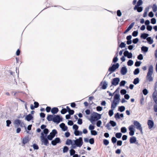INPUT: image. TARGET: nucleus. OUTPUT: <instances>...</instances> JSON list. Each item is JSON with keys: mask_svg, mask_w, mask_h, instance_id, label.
<instances>
[{"mask_svg": "<svg viewBox=\"0 0 157 157\" xmlns=\"http://www.w3.org/2000/svg\"><path fill=\"white\" fill-rule=\"evenodd\" d=\"M101 115L96 112H94L91 116V118L90 121L93 124L94 121H97L101 118Z\"/></svg>", "mask_w": 157, "mask_h": 157, "instance_id": "nucleus-1", "label": "nucleus"}, {"mask_svg": "<svg viewBox=\"0 0 157 157\" xmlns=\"http://www.w3.org/2000/svg\"><path fill=\"white\" fill-rule=\"evenodd\" d=\"M119 66V64L117 63L116 64H113L111 67H110L108 69V71H110V72L107 76H108L109 75L111 74L112 72H114L116 69L118 68Z\"/></svg>", "mask_w": 157, "mask_h": 157, "instance_id": "nucleus-2", "label": "nucleus"}, {"mask_svg": "<svg viewBox=\"0 0 157 157\" xmlns=\"http://www.w3.org/2000/svg\"><path fill=\"white\" fill-rule=\"evenodd\" d=\"M75 145L77 147H80L83 144V142L82 137H79L78 139L74 140Z\"/></svg>", "mask_w": 157, "mask_h": 157, "instance_id": "nucleus-3", "label": "nucleus"}, {"mask_svg": "<svg viewBox=\"0 0 157 157\" xmlns=\"http://www.w3.org/2000/svg\"><path fill=\"white\" fill-rule=\"evenodd\" d=\"M41 136H40V138L41 142L43 143L44 145L46 146H48L49 144L48 139L46 137V136H44L43 132L41 133Z\"/></svg>", "mask_w": 157, "mask_h": 157, "instance_id": "nucleus-4", "label": "nucleus"}, {"mask_svg": "<svg viewBox=\"0 0 157 157\" xmlns=\"http://www.w3.org/2000/svg\"><path fill=\"white\" fill-rule=\"evenodd\" d=\"M63 120L62 117H61L59 115L53 114V121L57 124L59 123L60 121Z\"/></svg>", "mask_w": 157, "mask_h": 157, "instance_id": "nucleus-5", "label": "nucleus"}, {"mask_svg": "<svg viewBox=\"0 0 157 157\" xmlns=\"http://www.w3.org/2000/svg\"><path fill=\"white\" fill-rule=\"evenodd\" d=\"M133 124L137 130H139L140 131H142L141 125L139 122L136 121H134Z\"/></svg>", "mask_w": 157, "mask_h": 157, "instance_id": "nucleus-6", "label": "nucleus"}, {"mask_svg": "<svg viewBox=\"0 0 157 157\" xmlns=\"http://www.w3.org/2000/svg\"><path fill=\"white\" fill-rule=\"evenodd\" d=\"M120 81V78H113L111 81L112 85L110 87H111L112 85L116 86L118 84Z\"/></svg>", "mask_w": 157, "mask_h": 157, "instance_id": "nucleus-7", "label": "nucleus"}, {"mask_svg": "<svg viewBox=\"0 0 157 157\" xmlns=\"http://www.w3.org/2000/svg\"><path fill=\"white\" fill-rule=\"evenodd\" d=\"M60 142L61 140L60 139L59 137H57L53 140H52L51 144L55 146L57 144L60 143Z\"/></svg>", "mask_w": 157, "mask_h": 157, "instance_id": "nucleus-8", "label": "nucleus"}, {"mask_svg": "<svg viewBox=\"0 0 157 157\" xmlns=\"http://www.w3.org/2000/svg\"><path fill=\"white\" fill-rule=\"evenodd\" d=\"M133 125H131L128 128L129 130L130 131L129 134L131 136L133 135L134 134V129L133 128Z\"/></svg>", "mask_w": 157, "mask_h": 157, "instance_id": "nucleus-9", "label": "nucleus"}, {"mask_svg": "<svg viewBox=\"0 0 157 157\" xmlns=\"http://www.w3.org/2000/svg\"><path fill=\"white\" fill-rule=\"evenodd\" d=\"M127 72V69L126 67H122L121 70V73L122 75H125Z\"/></svg>", "mask_w": 157, "mask_h": 157, "instance_id": "nucleus-10", "label": "nucleus"}, {"mask_svg": "<svg viewBox=\"0 0 157 157\" xmlns=\"http://www.w3.org/2000/svg\"><path fill=\"white\" fill-rule=\"evenodd\" d=\"M153 67L152 65H150L148 68V76L150 75H152L153 73Z\"/></svg>", "mask_w": 157, "mask_h": 157, "instance_id": "nucleus-11", "label": "nucleus"}, {"mask_svg": "<svg viewBox=\"0 0 157 157\" xmlns=\"http://www.w3.org/2000/svg\"><path fill=\"white\" fill-rule=\"evenodd\" d=\"M152 98L154 102L157 104V92L155 91L152 94Z\"/></svg>", "mask_w": 157, "mask_h": 157, "instance_id": "nucleus-12", "label": "nucleus"}, {"mask_svg": "<svg viewBox=\"0 0 157 157\" xmlns=\"http://www.w3.org/2000/svg\"><path fill=\"white\" fill-rule=\"evenodd\" d=\"M60 127L62 128L63 131H65L67 130L68 128L65 125L64 123H62L59 125Z\"/></svg>", "mask_w": 157, "mask_h": 157, "instance_id": "nucleus-13", "label": "nucleus"}, {"mask_svg": "<svg viewBox=\"0 0 157 157\" xmlns=\"http://www.w3.org/2000/svg\"><path fill=\"white\" fill-rule=\"evenodd\" d=\"M154 125V123L152 120H148V128L149 129L152 128Z\"/></svg>", "mask_w": 157, "mask_h": 157, "instance_id": "nucleus-14", "label": "nucleus"}, {"mask_svg": "<svg viewBox=\"0 0 157 157\" xmlns=\"http://www.w3.org/2000/svg\"><path fill=\"white\" fill-rule=\"evenodd\" d=\"M119 103L118 102L113 101L111 105V108L113 109H114L116 107L117 104Z\"/></svg>", "mask_w": 157, "mask_h": 157, "instance_id": "nucleus-15", "label": "nucleus"}, {"mask_svg": "<svg viewBox=\"0 0 157 157\" xmlns=\"http://www.w3.org/2000/svg\"><path fill=\"white\" fill-rule=\"evenodd\" d=\"M135 24V22H132L128 27L127 29L124 32V33H126L127 32L129 31L134 26Z\"/></svg>", "mask_w": 157, "mask_h": 157, "instance_id": "nucleus-16", "label": "nucleus"}, {"mask_svg": "<svg viewBox=\"0 0 157 157\" xmlns=\"http://www.w3.org/2000/svg\"><path fill=\"white\" fill-rule=\"evenodd\" d=\"M142 3L143 2L142 0H139L137 2L136 5L135 6L134 8V10H136V9H137V7L142 5Z\"/></svg>", "mask_w": 157, "mask_h": 157, "instance_id": "nucleus-17", "label": "nucleus"}, {"mask_svg": "<svg viewBox=\"0 0 157 157\" xmlns=\"http://www.w3.org/2000/svg\"><path fill=\"white\" fill-rule=\"evenodd\" d=\"M120 96L118 94H116L114 96L113 101H117V102H119L120 100Z\"/></svg>", "mask_w": 157, "mask_h": 157, "instance_id": "nucleus-18", "label": "nucleus"}, {"mask_svg": "<svg viewBox=\"0 0 157 157\" xmlns=\"http://www.w3.org/2000/svg\"><path fill=\"white\" fill-rule=\"evenodd\" d=\"M33 118V117L32 115L30 114H29L26 116L25 119L28 121H30L32 120Z\"/></svg>", "mask_w": 157, "mask_h": 157, "instance_id": "nucleus-19", "label": "nucleus"}, {"mask_svg": "<svg viewBox=\"0 0 157 157\" xmlns=\"http://www.w3.org/2000/svg\"><path fill=\"white\" fill-rule=\"evenodd\" d=\"M140 96L141 97V99L140 101V104L141 105H143L144 104V100L143 94L141 93L140 94Z\"/></svg>", "mask_w": 157, "mask_h": 157, "instance_id": "nucleus-20", "label": "nucleus"}, {"mask_svg": "<svg viewBox=\"0 0 157 157\" xmlns=\"http://www.w3.org/2000/svg\"><path fill=\"white\" fill-rule=\"evenodd\" d=\"M29 141V137L28 136L25 137L23 139L22 144H25L28 142Z\"/></svg>", "mask_w": 157, "mask_h": 157, "instance_id": "nucleus-21", "label": "nucleus"}, {"mask_svg": "<svg viewBox=\"0 0 157 157\" xmlns=\"http://www.w3.org/2000/svg\"><path fill=\"white\" fill-rule=\"evenodd\" d=\"M59 111V109L57 108L54 107L52 108L51 110L52 113L53 114H56Z\"/></svg>", "mask_w": 157, "mask_h": 157, "instance_id": "nucleus-22", "label": "nucleus"}, {"mask_svg": "<svg viewBox=\"0 0 157 157\" xmlns=\"http://www.w3.org/2000/svg\"><path fill=\"white\" fill-rule=\"evenodd\" d=\"M57 133V131L56 129H53L51 132L50 133L49 135L51 136H52L55 137V135Z\"/></svg>", "mask_w": 157, "mask_h": 157, "instance_id": "nucleus-23", "label": "nucleus"}, {"mask_svg": "<svg viewBox=\"0 0 157 157\" xmlns=\"http://www.w3.org/2000/svg\"><path fill=\"white\" fill-rule=\"evenodd\" d=\"M136 140V138L135 136L132 137L130 139V142L131 144L135 143Z\"/></svg>", "mask_w": 157, "mask_h": 157, "instance_id": "nucleus-24", "label": "nucleus"}, {"mask_svg": "<svg viewBox=\"0 0 157 157\" xmlns=\"http://www.w3.org/2000/svg\"><path fill=\"white\" fill-rule=\"evenodd\" d=\"M74 134L76 136H81L82 134V132L81 131L77 130L75 131Z\"/></svg>", "mask_w": 157, "mask_h": 157, "instance_id": "nucleus-25", "label": "nucleus"}, {"mask_svg": "<svg viewBox=\"0 0 157 157\" xmlns=\"http://www.w3.org/2000/svg\"><path fill=\"white\" fill-rule=\"evenodd\" d=\"M53 114L48 115L47 117V119L48 121H53Z\"/></svg>", "mask_w": 157, "mask_h": 157, "instance_id": "nucleus-26", "label": "nucleus"}, {"mask_svg": "<svg viewBox=\"0 0 157 157\" xmlns=\"http://www.w3.org/2000/svg\"><path fill=\"white\" fill-rule=\"evenodd\" d=\"M107 85H108V84L107 83L106 81H104L103 82V85L102 86L101 88L102 89H104V90L105 89L107 88Z\"/></svg>", "mask_w": 157, "mask_h": 157, "instance_id": "nucleus-27", "label": "nucleus"}, {"mask_svg": "<svg viewBox=\"0 0 157 157\" xmlns=\"http://www.w3.org/2000/svg\"><path fill=\"white\" fill-rule=\"evenodd\" d=\"M140 37L143 39H146L147 40V33H143L141 34Z\"/></svg>", "mask_w": 157, "mask_h": 157, "instance_id": "nucleus-28", "label": "nucleus"}, {"mask_svg": "<svg viewBox=\"0 0 157 157\" xmlns=\"http://www.w3.org/2000/svg\"><path fill=\"white\" fill-rule=\"evenodd\" d=\"M66 144L67 145H69L70 144L72 145L73 142L71 140L67 139L66 141Z\"/></svg>", "mask_w": 157, "mask_h": 157, "instance_id": "nucleus-29", "label": "nucleus"}, {"mask_svg": "<svg viewBox=\"0 0 157 157\" xmlns=\"http://www.w3.org/2000/svg\"><path fill=\"white\" fill-rule=\"evenodd\" d=\"M140 23L142 24L144 23L145 25L146 26V29H147V20H146L144 21V19L143 18H141L140 20Z\"/></svg>", "mask_w": 157, "mask_h": 157, "instance_id": "nucleus-30", "label": "nucleus"}, {"mask_svg": "<svg viewBox=\"0 0 157 157\" xmlns=\"http://www.w3.org/2000/svg\"><path fill=\"white\" fill-rule=\"evenodd\" d=\"M125 109V107L124 106H121L119 107L118 109V111L120 112H123L124 111Z\"/></svg>", "mask_w": 157, "mask_h": 157, "instance_id": "nucleus-31", "label": "nucleus"}, {"mask_svg": "<svg viewBox=\"0 0 157 157\" xmlns=\"http://www.w3.org/2000/svg\"><path fill=\"white\" fill-rule=\"evenodd\" d=\"M21 121L19 119H16L14 121V123L17 125V127L19 126V124H21Z\"/></svg>", "mask_w": 157, "mask_h": 157, "instance_id": "nucleus-32", "label": "nucleus"}, {"mask_svg": "<svg viewBox=\"0 0 157 157\" xmlns=\"http://www.w3.org/2000/svg\"><path fill=\"white\" fill-rule=\"evenodd\" d=\"M139 82V78H136L134 79L133 83L135 85H136Z\"/></svg>", "mask_w": 157, "mask_h": 157, "instance_id": "nucleus-33", "label": "nucleus"}, {"mask_svg": "<svg viewBox=\"0 0 157 157\" xmlns=\"http://www.w3.org/2000/svg\"><path fill=\"white\" fill-rule=\"evenodd\" d=\"M109 123L111 124V125L114 127L116 125V123L114 121H113L111 120L109 122Z\"/></svg>", "mask_w": 157, "mask_h": 157, "instance_id": "nucleus-34", "label": "nucleus"}, {"mask_svg": "<svg viewBox=\"0 0 157 157\" xmlns=\"http://www.w3.org/2000/svg\"><path fill=\"white\" fill-rule=\"evenodd\" d=\"M141 50L142 51L146 53L147 52V47L143 46L141 48Z\"/></svg>", "mask_w": 157, "mask_h": 157, "instance_id": "nucleus-35", "label": "nucleus"}, {"mask_svg": "<svg viewBox=\"0 0 157 157\" xmlns=\"http://www.w3.org/2000/svg\"><path fill=\"white\" fill-rule=\"evenodd\" d=\"M122 134L121 132H117L115 134V136L117 138H120L122 136Z\"/></svg>", "mask_w": 157, "mask_h": 157, "instance_id": "nucleus-36", "label": "nucleus"}, {"mask_svg": "<svg viewBox=\"0 0 157 157\" xmlns=\"http://www.w3.org/2000/svg\"><path fill=\"white\" fill-rule=\"evenodd\" d=\"M152 10L154 12H155L157 10V6L155 4H154L153 5L152 7Z\"/></svg>", "mask_w": 157, "mask_h": 157, "instance_id": "nucleus-37", "label": "nucleus"}, {"mask_svg": "<svg viewBox=\"0 0 157 157\" xmlns=\"http://www.w3.org/2000/svg\"><path fill=\"white\" fill-rule=\"evenodd\" d=\"M140 72V70L139 68L136 69L133 72V74L134 75H136L138 74Z\"/></svg>", "mask_w": 157, "mask_h": 157, "instance_id": "nucleus-38", "label": "nucleus"}, {"mask_svg": "<svg viewBox=\"0 0 157 157\" xmlns=\"http://www.w3.org/2000/svg\"><path fill=\"white\" fill-rule=\"evenodd\" d=\"M121 132L123 133H125L127 132V128L125 127H122L121 128Z\"/></svg>", "mask_w": 157, "mask_h": 157, "instance_id": "nucleus-39", "label": "nucleus"}, {"mask_svg": "<svg viewBox=\"0 0 157 157\" xmlns=\"http://www.w3.org/2000/svg\"><path fill=\"white\" fill-rule=\"evenodd\" d=\"M133 64V62L132 60H129L127 62V65L129 66H131Z\"/></svg>", "mask_w": 157, "mask_h": 157, "instance_id": "nucleus-40", "label": "nucleus"}, {"mask_svg": "<svg viewBox=\"0 0 157 157\" xmlns=\"http://www.w3.org/2000/svg\"><path fill=\"white\" fill-rule=\"evenodd\" d=\"M153 40L150 37H148V43L150 44H151L153 43Z\"/></svg>", "mask_w": 157, "mask_h": 157, "instance_id": "nucleus-41", "label": "nucleus"}, {"mask_svg": "<svg viewBox=\"0 0 157 157\" xmlns=\"http://www.w3.org/2000/svg\"><path fill=\"white\" fill-rule=\"evenodd\" d=\"M150 23L149 21L148 20V31H151L152 29V26L149 25Z\"/></svg>", "mask_w": 157, "mask_h": 157, "instance_id": "nucleus-42", "label": "nucleus"}, {"mask_svg": "<svg viewBox=\"0 0 157 157\" xmlns=\"http://www.w3.org/2000/svg\"><path fill=\"white\" fill-rule=\"evenodd\" d=\"M156 22V20L155 18H152L151 20V22L152 24H155Z\"/></svg>", "mask_w": 157, "mask_h": 157, "instance_id": "nucleus-43", "label": "nucleus"}, {"mask_svg": "<svg viewBox=\"0 0 157 157\" xmlns=\"http://www.w3.org/2000/svg\"><path fill=\"white\" fill-rule=\"evenodd\" d=\"M69 149L68 147L66 146H65L63 148V153H66L67 152Z\"/></svg>", "mask_w": 157, "mask_h": 157, "instance_id": "nucleus-44", "label": "nucleus"}, {"mask_svg": "<svg viewBox=\"0 0 157 157\" xmlns=\"http://www.w3.org/2000/svg\"><path fill=\"white\" fill-rule=\"evenodd\" d=\"M141 62L140 61H136L135 63V66L136 67H139L140 66Z\"/></svg>", "mask_w": 157, "mask_h": 157, "instance_id": "nucleus-45", "label": "nucleus"}, {"mask_svg": "<svg viewBox=\"0 0 157 157\" xmlns=\"http://www.w3.org/2000/svg\"><path fill=\"white\" fill-rule=\"evenodd\" d=\"M126 82L125 80L121 81L120 83V86H124L126 83Z\"/></svg>", "mask_w": 157, "mask_h": 157, "instance_id": "nucleus-46", "label": "nucleus"}, {"mask_svg": "<svg viewBox=\"0 0 157 157\" xmlns=\"http://www.w3.org/2000/svg\"><path fill=\"white\" fill-rule=\"evenodd\" d=\"M103 142L104 144L106 146L108 145L109 143V140L106 139H104L103 140Z\"/></svg>", "mask_w": 157, "mask_h": 157, "instance_id": "nucleus-47", "label": "nucleus"}, {"mask_svg": "<svg viewBox=\"0 0 157 157\" xmlns=\"http://www.w3.org/2000/svg\"><path fill=\"white\" fill-rule=\"evenodd\" d=\"M138 34V32L137 31H134L132 34V36L134 37L136 36Z\"/></svg>", "mask_w": 157, "mask_h": 157, "instance_id": "nucleus-48", "label": "nucleus"}, {"mask_svg": "<svg viewBox=\"0 0 157 157\" xmlns=\"http://www.w3.org/2000/svg\"><path fill=\"white\" fill-rule=\"evenodd\" d=\"M114 109H112L109 111V114L110 117H111L113 114V110Z\"/></svg>", "mask_w": 157, "mask_h": 157, "instance_id": "nucleus-49", "label": "nucleus"}, {"mask_svg": "<svg viewBox=\"0 0 157 157\" xmlns=\"http://www.w3.org/2000/svg\"><path fill=\"white\" fill-rule=\"evenodd\" d=\"M49 132V130L48 128H45L43 130V134L44 133L46 136Z\"/></svg>", "mask_w": 157, "mask_h": 157, "instance_id": "nucleus-50", "label": "nucleus"}, {"mask_svg": "<svg viewBox=\"0 0 157 157\" xmlns=\"http://www.w3.org/2000/svg\"><path fill=\"white\" fill-rule=\"evenodd\" d=\"M126 92V90L125 89H122L120 91V93L121 95H125Z\"/></svg>", "mask_w": 157, "mask_h": 157, "instance_id": "nucleus-51", "label": "nucleus"}, {"mask_svg": "<svg viewBox=\"0 0 157 157\" xmlns=\"http://www.w3.org/2000/svg\"><path fill=\"white\" fill-rule=\"evenodd\" d=\"M75 153V151L73 149H71L70 150V154L71 155H74Z\"/></svg>", "mask_w": 157, "mask_h": 157, "instance_id": "nucleus-52", "label": "nucleus"}, {"mask_svg": "<svg viewBox=\"0 0 157 157\" xmlns=\"http://www.w3.org/2000/svg\"><path fill=\"white\" fill-rule=\"evenodd\" d=\"M91 134L92 135L95 136L97 134V132L94 130L91 131Z\"/></svg>", "mask_w": 157, "mask_h": 157, "instance_id": "nucleus-53", "label": "nucleus"}, {"mask_svg": "<svg viewBox=\"0 0 157 157\" xmlns=\"http://www.w3.org/2000/svg\"><path fill=\"white\" fill-rule=\"evenodd\" d=\"M111 141L113 144H114L116 142L117 139L115 137H113L111 138Z\"/></svg>", "mask_w": 157, "mask_h": 157, "instance_id": "nucleus-54", "label": "nucleus"}, {"mask_svg": "<svg viewBox=\"0 0 157 157\" xmlns=\"http://www.w3.org/2000/svg\"><path fill=\"white\" fill-rule=\"evenodd\" d=\"M101 124L102 122L101 120H98L96 124L97 126L98 127H100Z\"/></svg>", "mask_w": 157, "mask_h": 157, "instance_id": "nucleus-55", "label": "nucleus"}, {"mask_svg": "<svg viewBox=\"0 0 157 157\" xmlns=\"http://www.w3.org/2000/svg\"><path fill=\"white\" fill-rule=\"evenodd\" d=\"M67 112V109L65 108H63L62 110L61 111V113L62 114H65Z\"/></svg>", "mask_w": 157, "mask_h": 157, "instance_id": "nucleus-56", "label": "nucleus"}, {"mask_svg": "<svg viewBox=\"0 0 157 157\" xmlns=\"http://www.w3.org/2000/svg\"><path fill=\"white\" fill-rule=\"evenodd\" d=\"M126 45L124 42H121L119 45V47L121 48H124L125 47Z\"/></svg>", "mask_w": 157, "mask_h": 157, "instance_id": "nucleus-57", "label": "nucleus"}, {"mask_svg": "<svg viewBox=\"0 0 157 157\" xmlns=\"http://www.w3.org/2000/svg\"><path fill=\"white\" fill-rule=\"evenodd\" d=\"M137 10V12H140L143 10V8L141 7L138 6L137 7V9H136V10Z\"/></svg>", "mask_w": 157, "mask_h": 157, "instance_id": "nucleus-58", "label": "nucleus"}, {"mask_svg": "<svg viewBox=\"0 0 157 157\" xmlns=\"http://www.w3.org/2000/svg\"><path fill=\"white\" fill-rule=\"evenodd\" d=\"M114 117L116 119H120V114L119 113H117L115 114L114 116Z\"/></svg>", "mask_w": 157, "mask_h": 157, "instance_id": "nucleus-59", "label": "nucleus"}, {"mask_svg": "<svg viewBox=\"0 0 157 157\" xmlns=\"http://www.w3.org/2000/svg\"><path fill=\"white\" fill-rule=\"evenodd\" d=\"M138 59L140 60H142L143 59V57L142 54H140L137 56Z\"/></svg>", "mask_w": 157, "mask_h": 157, "instance_id": "nucleus-60", "label": "nucleus"}, {"mask_svg": "<svg viewBox=\"0 0 157 157\" xmlns=\"http://www.w3.org/2000/svg\"><path fill=\"white\" fill-rule=\"evenodd\" d=\"M117 15L118 17H121V16L122 13L120 10H118L117 12Z\"/></svg>", "mask_w": 157, "mask_h": 157, "instance_id": "nucleus-61", "label": "nucleus"}, {"mask_svg": "<svg viewBox=\"0 0 157 157\" xmlns=\"http://www.w3.org/2000/svg\"><path fill=\"white\" fill-rule=\"evenodd\" d=\"M78 126L76 124H75L73 125V128L75 130V131L78 130Z\"/></svg>", "mask_w": 157, "mask_h": 157, "instance_id": "nucleus-62", "label": "nucleus"}, {"mask_svg": "<svg viewBox=\"0 0 157 157\" xmlns=\"http://www.w3.org/2000/svg\"><path fill=\"white\" fill-rule=\"evenodd\" d=\"M89 142L90 144H93L94 143V139L93 138L90 139L89 140Z\"/></svg>", "mask_w": 157, "mask_h": 157, "instance_id": "nucleus-63", "label": "nucleus"}, {"mask_svg": "<svg viewBox=\"0 0 157 157\" xmlns=\"http://www.w3.org/2000/svg\"><path fill=\"white\" fill-rule=\"evenodd\" d=\"M139 41V39L138 38H136L133 39L132 40V42L134 44H136Z\"/></svg>", "mask_w": 157, "mask_h": 157, "instance_id": "nucleus-64", "label": "nucleus"}]
</instances>
